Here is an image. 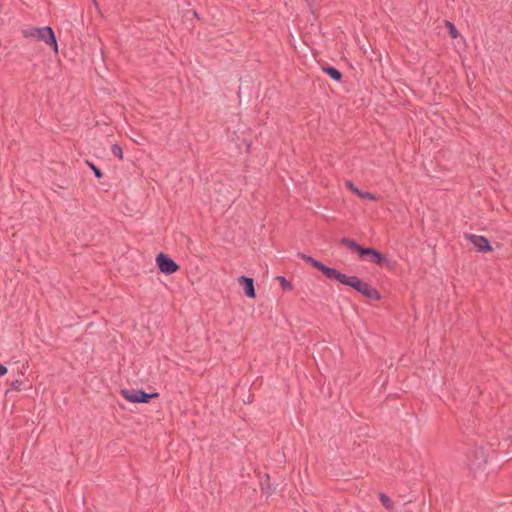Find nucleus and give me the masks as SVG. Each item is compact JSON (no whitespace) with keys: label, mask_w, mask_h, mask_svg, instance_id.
I'll return each instance as SVG.
<instances>
[{"label":"nucleus","mask_w":512,"mask_h":512,"mask_svg":"<svg viewBox=\"0 0 512 512\" xmlns=\"http://www.w3.org/2000/svg\"><path fill=\"white\" fill-rule=\"evenodd\" d=\"M299 258L310 264L314 268L321 271L328 279L337 280L341 284L349 286L362 294L364 297L371 300H380V293L367 282L362 281L357 276H347L340 271L324 265L322 262L314 259L313 257L299 253Z\"/></svg>","instance_id":"f257e3e1"},{"label":"nucleus","mask_w":512,"mask_h":512,"mask_svg":"<svg viewBox=\"0 0 512 512\" xmlns=\"http://www.w3.org/2000/svg\"><path fill=\"white\" fill-rule=\"evenodd\" d=\"M120 394L132 403H148L151 399L158 397V393H146L139 389H121Z\"/></svg>","instance_id":"f03ea898"},{"label":"nucleus","mask_w":512,"mask_h":512,"mask_svg":"<svg viewBox=\"0 0 512 512\" xmlns=\"http://www.w3.org/2000/svg\"><path fill=\"white\" fill-rule=\"evenodd\" d=\"M156 263L159 270L167 275L173 274L179 269V265L168 255L160 252L156 257Z\"/></svg>","instance_id":"7ed1b4c3"},{"label":"nucleus","mask_w":512,"mask_h":512,"mask_svg":"<svg viewBox=\"0 0 512 512\" xmlns=\"http://www.w3.org/2000/svg\"><path fill=\"white\" fill-rule=\"evenodd\" d=\"M35 32L37 33V39L44 41L49 46H52L54 51H58L57 40L54 31L50 26L35 28Z\"/></svg>","instance_id":"20e7f679"},{"label":"nucleus","mask_w":512,"mask_h":512,"mask_svg":"<svg viewBox=\"0 0 512 512\" xmlns=\"http://www.w3.org/2000/svg\"><path fill=\"white\" fill-rule=\"evenodd\" d=\"M360 258L362 260H366L372 263H375L377 265H383L387 262V259L384 255H382L379 251L375 250L374 248L370 247H364L363 250H361Z\"/></svg>","instance_id":"39448f33"},{"label":"nucleus","mask_w":512,"mask_h":512,"mask_svg":"<svg viewBox=\"0 0 512 512\" xmlns=\"http://www.w3.org/2000/svg\"><path fill=\"white\" fill-rule=\"evenodd\" d=\"M238 283L243 287L245 295L249 298H255L256 292L254 288V280L251 277L240 276Z\"/></svg>","instance_id":"423d86ee"},{"label":"nucleus","mask_w":512,"mask_h":512,"mask_svg":"<svg viewBox=\"0 0 512 512\" xmlns=\"http://www.w3.org/2000/svg\"><path fill=\"white\" fill-rule=\"evenodd\" d=\"M340 243L347 247L350 251L358 253V255H361V250L364 249L361 245H359L354 239L343 237L340 239Z\"/></svg>","instance_id":"0eeeda50"},{"label":"nucleus","mask_w":512,"mask_h":512,"mask_svg":"<svg viewBox=\"0 0 512 512\" xmlns=\"http://www.w3.org/2000/svg\"><path fill=\"white\" fill-rule=\"evenodd\" d=\"M346 186L357 196H359L362 199L367 200H376V196L370 192H363L359 190L351 181H346Z\"/></svg>","instance_id":"6e6552de"},{"label":"nucleus","mask_w":512,"mask_h":512,"mask_svg":"<svg viewBox=\"0 0 512 512\" xmlns=\"http://www.w3.org/2000/svg\"><path fill=\"white\" fill-rule=\"evenodd\" d=\"M323 71L336 81H340L342 79V73L335 67L325 66L323 67Z\"/></svg>","instance_id":"1a4fd4ad"},{"label":"nucleus","mask_w":512,"mask_h":512,"mask_svg":"<svg viewBox=\"0 0 512 512\" xmlns=\"http://www.w3.org/2000/svg\"><path fill=\"white\" fill-rule=\"evenodd\" d=\"M379 500L381 504L389 511L393 510V502L390 497L384 493L379 494Z\"/></svg>","instance_id":"9d476101"},{"label":"nucleus","mask_w":512,"mask_h":512,"mask_svg":"<svg viewBox=\"0 0 512 512\" xmlns=\"http://www.w3.org/2000/svg\"><path fill=\"white\" fill-rule=\"evenodd\" d=\"M468 458V467L469 469L472 471V472H477L478 469L480 468V465L477 463V453L475 451H473V459H471V457L468 455L467 456Z\"/></svg>","instance_id":"9b49d317"},{"label":"nucleus","mask_w":512,"mask_h":512,"mask_svg":"<svg viewBox=\"0 0 512 512\" xmlns=\"http://www.w3.org/2000/svg\"><path fill=\"white\" fill-rule=\"evenodd\" d=\"M445 24L448 29L449 35L452 38H457L459 33H458V30L456 29L455 25L453 23H451L450 21H446Z\"/></svg>","instance_id":"f8f14e48"},{"label":"nucleus","mask_w":512,"mask_h":512,"mask_svg":"<svg viewBox=\"0 0 512 512\" xmlns=\"http://www.w3.org/2000/svg\"><path fill=\"white\" fill-rule=\"evenodd\" d=\"M277 280L279 281L280 286L282 287L283 290H291L292 289V284L285 277L278 276Z\"/></svg>","instance_id":"ddd939ff"},{"label":"nucleus","mask_w":512,"mask_h":512,"mask_svg":"<svg viewBox=\"0 0 512 512\" xmlns=\"http://www.w3.org/2000/svg\"><path fill=\"white\" fill-rule=\"evenodd\" d=\"M465 236L478 248V251H480V236L474 234H466Z\"/></svg>","instance_id":"4468645a"},{"label":"nucleus","mask_w":512,"mask_h":512,"mask_svg":"<svg viewBox=\"0 0 512 512\" xmlns=\"http://www.w3.org/2000/svg\"><path fill=\"white\" fill-rule=\"evenodd\" d=\"M111 151H112V154H113L114 156H116V157H118V158H120V159H122V158H123L122 148H121L119 145L114 144V145L112 146Z\"/></svg>","instance_id":"2eb2a0df"},{"label":"nucleus","mask_w":512,"mask_h":512,"mask_svg":"<svg viewBox=\"0 0 512 512\" xmlns=\"http://www.w3.org/2000/svg\"><path fill=\"white\" fill-rule=\"evenodd\" d=\"M22 383L23 382L21 379H15V380L11 381V383H10L11 390L20 391Z\"/></svg>","instance_id":"dca6fc26"},{"label":"nucleus","mask_w":512,"mask_h":512,"mask_svg":"<svg viewBox=\"0 0 512 512\" xmlns=\"http://www.w3.org/2000/svg\"><path fill=\"white\" fill-rule=\"evenodd\" d=\"M492 251V247L491 245L489 244V241L482 236V253L483 252H491Z\"/></svg>","instance_id":"f3484780"},{"label":"nucleus","mask_w":512,"mask_h":512,"mask_svg":"<svg viewBox=\"0 0 512 512\" xmlns=\"http://www.w3.org/2000/svg\"><path fill=\"white\" fill-rule=\"evenodd\" d=\"M87 163H88L89 167L92 169V171L94 172L95 177L100 179L103 175L101 170L98 167H96L93 163H91V162H87Z\"/></svg>","instance_id":"a211bd4d"},{"label":"nucleus","mask_w":512,"mask_h":512,"mask_svg":"<svg viewBox=\"0 0 512 512\" xmlns=\"http://www.w3.org/2000/svg\"><path fill=\"white\" fill-rule=\"evenodd\" d=\"M267 480H269V476L268 475H267ZM261 486H262V490L265 491L267 494H271L272 493V489H271V486L268 483V481L261 482Z\"/></svg>","instance_id":"6ab92c4d"},{"label":"nucleus","mask_w":512,"mask_h":512,"mask_svg":"<svg viewBox=\"0 0 512 512\" xmlns=\"http://www.w3.org/2000/svg\"><path fill=\"white\" fill-rule=\"evenodd\" d=\"M24 35L26 37H35V38H37V33L35 32V28L29 29V30H25L24 31Z\"/></svg>","instance_id":"aec40b11"},{"label":"nucleus","mask_w":512,"mask_h":512,"mask_svg":"<svg viewBox=\"0 0 512 512\" xmlns=\"http://www.w3.org/2000/svg\"><path fill=\"white\" fill-rule=\"evenodd\" d=\"M6 373H7V368L4 365L0 364V377L4 376Z\"/></svg>","instance_id":"412c9836"},{"label":"nucleus","mask_w":512,"mask_h":512,"mask_svg":"<svg viewBox=\"0 0 512 512\" xmlns=\"http://www.w3.org/2000/svg\"><path fill=\"white\" fill-rule=\"evenodd\" d=\"M92 1H93L94 5L97 7L98 4H97L96 0H92Z\"/></svg>","instance_id":"4be33fe9"},{"label":"nucleus","mask_w":512,"mask_h":512,"mask_svg":"<svg viewBox=\"0 0 512 512\" xmlns=\"http://www.w3.org/2000/svg\"><path fill=\"white\" fill-rule=\"evenodd\" d=\"M307 1H308L309 5H311V2H310L311 0H307Z\"/></svg>","instance_id":"5701e85b"},{"label":"nucleus","mask_w":512,"mask_h":512,"mask_svg":"<svg viewBox=\"0 0 512 512\" xmlns=\"http://www.w3.org/2000/svg\"><path fill=\"white\" fill-rule=\"evenodd\" d=\"M511 441H512V438H511Z\"/></svg>","instance_id":"b1692460"}]
</instances>
